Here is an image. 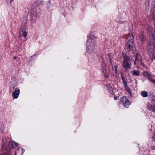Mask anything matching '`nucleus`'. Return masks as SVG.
Segmentation results:
<instances>
[{"mask_svg":"<svg viewBox=\"0 0 155 155\" xmlns=\"http://www.w3.org/2000/svg\"><path fill=\"white\" fill-rule=\"evenodd\" d=\"M96 41L93 39L91 38H89L87 41V51L89 54L93 53L95 50V46L94 44Z\"/></svg>","mask_w":155,"mask_h":155,"instance_id":"obj_1","label":"nucleus"},{"mask_svg":"<svg viewBox=\"0 0 155 155\" xmlns=\"http://www.w3.org/2000/svg\"><path fill=\"white\" fill-rule=\"evenodd\" d=\"M123 56L124 57L123 62V68L125 70L127 71L131 68V59L130 57L127 56L125 54H123Z\"/></svg>","mask_w":155,"mask_h":155,"instance_id":"obj_2","label":"nucleus"},{"mask_svg":"<svg viewBox=\"0 0 155 155\" xmlns=\"http://www.w3.org/2000/svg\"><path fill=\"white\" fill-rule=\"evenodd\" d=\"M147 50L152 60L155 58V45L153 43L152 45L150 43L148 45Z\"/></svg>","mask_w":155,"mask_h":155,"instance_id":"obj_3","label":"nucleus"},{"mask_svg":"<svg viewBox=\"0 0 155 155\" xmlns=\"http://www.w3.org/2000/svg\"><path fill=\"white\" fill-rule=\"evenodd\" d=\"M126 45L128 50L132 51L135 48L133 41H128L127 40H126Z\"/></svg>","mask_w":155,"mask_h":155,"instance_id":"obj_4","label":"nucleus"},{"mask_svg":"<svg viewBox=\"0 0 155 155\" xmlns=\"http://www.w3.org/2000/svg\"><path fill=\"white\" fill-rule=\"evenodd\" d=\"M30 16L31 18V22L32 23H34V21L38 18L37 13L35 10L32 9L31 10Z\"/></svg>","mask_w":155,"mask_h":155,"instance_id":"obj_5","label":"nucleus"},{"mask_svg":"<svg viewBox=\"0 0 155 155\" xmlns=\"http://www.w3.org/2000/svg\"><path fill=\"white\" fill-rule=\"evenodd\" d=\"M108 57L109 58V59L110 61V65H111V66L112 67V70L114 71H115V72L116 73V75L117 74V66L116 65L115 66L114 69L113 68V64L112 63V58H113L112 56L110 54H108Z\"/></svg>","mask_w":155,"mask_h":155,"instance_id":"obj_6","label":"nucleus"},{"mask_svg":"<svg viewBox=\"0 0 155 155\" xmlns=\"http://www.w3.org/2000/svg\"><path fill=\"white\" fill-rule=\"evenodd\" d=\"M121 101L124 107L127 108H128L129 106L131 104L128 99L126 98L125 97H123L121 98Z\"/></svg>","mask_w":155,"mask_h":155,"instance_id":"obj_7","label":"nucleus"},{"mask_svg":"<svg viewBox=\"0 0 155 155\" xmlns=\"http://www.w3.org/2000/svg\"><path fill=\"white\" fill-rule=\"evenodd\" d=\"M135 56L136 58L134 64H135L136 63H137L142 64L143 63L141 61V57L140 55L138 53H137Z\"/></svg>","mask_w":155,"mask_h":155,"instance_id":"obj_8","label":"nucleus"},{"mask_svg":"<svg viewBox=\"0 0 155 155\" xmlns=\"http://www.w3.org/2000/svg\"><path fill=\"white\" fill-rule=\"evenodd\" d=\"M20 93L19 89L17 88L15 89L14 91L12 93V96L14 99H16L18 97Z\"/></svg>","mask_w":155,"mask_h":155,"instance_id":"obj_9","label":"nucleus"},{"mask_svg":"<svg viewBox=\"0 0 155 155\" xmlns=\"http://www.w3.org/2000/svg\"><path fill=\"white\" fill-rule=\"evenodd\" d=\"M133 30V28H130V34L129 33L127 36L126 40L128 41H133V40L134 38V37L133 35V34L131 32V31Z\"/></svg>","mask_w":155,"mask_h":155,"instance_id":"obj_10","label":"nucleus"},{"mask_svg":"<svg viewBox=\"0 0 155 155\" xmlns=\"http://www.w3.org/2000/svg\"><path fill=\"white\" fill-rule=\"evenodd\" d=\"M143 75L144 76H148L149 80L153 83L155 84V80L151 79L149 76V73L147 71H145L143 72Z\"/></svg>","mask_w":155,"mask_h":155,"instance_id":"obj_11","label":"nucleus"},{"mask_svg":"<svg viewBox=\"0 0 155 155\" xmlns=\"http://www.w3.org/2000/svg\"><path fill=\"white\" fill-rule=\"evenodd\" d=\"M27 33L24 30H21L20 32L19 38H21L22 36L24 37L25 38L27 36Z\"/></svg>","mask_w":155,"mask_h":155,"instance_id":"obj_12","label":"nucleus"},{"mask_svg":"<svg viewBox=\"0 0 155 155\" xmlns=\"http://www.w3.org/2000/svg\"><path fill=\"white\" fill-rule=\"evenodd\" d=\"M101 67L102 68V71L103 73L107 72V69L106 68V65L105 63L103 62L101 64Z\"/></svg>","mask_w":155,"mask_h":155,"instance_id":"obj_13","label":"nucleus"},{"mask_svg":"<svg viewBox=\"0 0 155 155\" xmlns=\"http://www.w3.org/2000/svg\"><path fill=\"white\" fill-rule=\"evenodd\" d=\"M150 0H146L145 2V8L146 11H148L149 8V3Z\"/></svg>","mask_w":155,"mask_h":155,"instance_id":"obj_14","label":"nucleus"},{"mask_svg":"<svg viewBox=\"0 0 155 155\" xmlns=\"http://www.w3.org/2000/svg\"><path fill=\"white\" fill-rule=\"evenodd\" d=\"M41 4L40 2L39 1H37L34 2L32 5L34 8H36L38 7Z\"/></svg>","mask_w":155,"mask_h":155,"instance_id":"obj_15","label":"nucleus"},{"mask_svg":"<svg viewBox=\"0 0 155 155\" xmlns=\"http://www.w3.org/2000/svg\"><path fill=\"white\" fill-rule=\"evenodd\" d=\"M148 108L149 110L155 112V106L150 104L148 105Z\"/></svg>","mask_w":155,"mask_h":155,"instance_id":"obj_16","label":"nucleus"},{"mask_svg":"<svg viewBox=\"0 0 155 155\" xmlns=\"http://www.w3.org/2000/svg\"><path fill=\"white\" fill-rule=\"evenodd\" d=\"M141 94L142 96L143 97H147L148 95L147 93V92L145 91H142L141 93Z\"/></svg>","mask_w":155,"mask_h":155,"instance_id":"obj_17","label":"nucleus"},{"mask_svg":"<svg viewBox=\"0 0 155 155\" xmlns=\"http://www.w3.org/2000/svg\"><path fill=\"white\" fill-rule=\"evenodd\" d=\"M133 75L137 76H138L139 75V72L138 71L134 70L133 71Z\"/></svg>","mask_w":155,"mask_h":155,"instance_id":"obj_18","label":"nucleus"},{"mask_svg":"<svg viewBox=\"0 0 155 155\" xmlns=\"http://www.w3.org/2000/svg\"><path fill=\"white\" fill-rule=\"evenodd\" d=\"M152 9L155 10V0H152Z\"/></svg>","mask_w":155,"mask_h":155,"instance_id":"obj_19","label":"nucleus"},{"mask_svg":"<svg viewBox=\"0 0 155 155\" xmlns=\"http://www.w3.org/2000/svg\"><path fill=\"white\" fill-rule=\"evenodd\" d=\"M51 5V2L49 1L47 3V10L48 11H49V8L50 7Z\"/></svg>","mask_w":155,"mask_h":155,"instance_id":"obj_20","label":"nucleus"},{"mask_svg":"<svg viewBox=\"0 0 155 155\" xmlns=\"http://www.w3.org/2000/svg\"><path fill=\"white\" fill-rule=\"evenodd\" d=\"M3 144L2 145V150H5V140H3Z\"/></svg>","mask_w":155,"mask_h":155,"instance_id":"obj_21","label":"nucleus"},{"mask_svg":"<svg viewBox=\"0 0 155 155\" xmlns=\"http://www.w3.org/2000/svg\"><path fill=\"white\" fill-rule=\"evenodd\" d=\"M124 84V86L125 87V88L126 90H127V89H128L129 88V87H128V86L127 85V83H125V84Z\"/></svg>","mask_w":155,"mask_h":155,"instance_id":"obj_22","label":"nucleus"},{"mask_svg":"<svg viewBox=\"0 0 155 155\" xmlns=\"http://www.w3.org/2000/svg\"><path fill=\"white\" fill-rule=\"evenodd\" d=\"M122 80L123 81V82L124 84H125V83H127L126 81L125 80V78H124V76H122Z\"/></svg>","mask_w":155,"mask_h":155,"instance_id":"obj_23","label":"nucleus"},{"mask_svg":"<svg viewBox=\"0 0 155 155\" xmlns=\"http://www.w3.org/2000/svg\"><path fill=\"white\" fill-rule=\"evenodd\" d=\"M12 145H14L15 147H17L18 145V143L15 142H12Z\"/></svg>","mask_w":155,"mask_h":155,"instance_id":"obj_24","label":"nucleus"},{"mask_svg":"<svg viewBox=\"0 0 155 155\" xmlns=\"http://www.w3.org/2000/svg\"><path fill=\"white\" fill-rule=\"evenodd\" d=\"M140 41H143L144 40V36L143 35H142L141 36H140Z\"/></svg>","mask_w":155,"mask_h":155,"instance_id":"obj_25","label":"nucleus"},{"mask_svg":"<svg viewBox=\"0 0 155 155\" xmlns=\"http://www.w3.org/2000/svg\"><path fill=\"white\" fill-rule=\"evenodd\" d=\"M26 28V27L25 25H21V30H25V29Z\"/></svg>","mask_w":155,"mask_h":155,"instance_id":"obj_26","label":"nucleus"},{"mask_svg":"<svg viewBox=\"0 0 155 155\" xmlns=\"http://www.w3.org/2000/svg\"><path fill=\"white\" fill-rule=\"evenodd\" d=\"M104 74V76L106 78H107L108 77V75L107 74V72L106 73H103Z\"/></svg>","mask_w":155,"mask_h":155,"instance_id":"obj_27","label":"nucleus"},{"mask_svg":"<svg viewBox=\"0 0 155 155\" xmlns=\"http://www.w3.org/2000/svg\"><path fill=\"white\" fill-rule=\"evenodd\" d=\"M126 91L130 95V96H131V92L129 88L128 89H127Z\"/></svg>","mask_w":155,"mask_h":155,"instance_id":"obj_28","label":"nucleus"},{"mask_svg":"<svg viewBox=\"0 0 155 155\" xmlns=\"http://www.w3.org/2000/svg\"><path fill=\"white\" fill-rule=\"evenodd\" d=\"M151 101V102H154L155 101V96H153L152 97Z\"/></svg>","mask_w":155,"mask_h":155,"instance_id":"obj_29","label":"nucleus"},{"mask_svg":"<svg viewBox=\"0 0 155 155\" xmlns=\"http://www.w3.org/2000/svg\"><path fill=\"white\" fill-rule=\"evenodd\" d=\"M16 85V84H15V86H13V87H12V88H11L10 90H12L14 88L15 86Z\"/></svg>","mask_w":155,"mask_h":155,"instance_id":"obj_30","label":"nucleus"},{"mask_svg":"<svg viewBox=\"0 0 155 155\" xmlns=\"http://www.w3.org/2000/svg\"><path fill=\"white\" fill-rule=\"evenodd\" d=\"M152 39H153V40H154L155 38H154V35L153 34H152Z\"/></svg>","mask_w":155,"mask_h":155,"instance_id":"obj_31","label":"nucleus"},{"mask_svg":"<svg viewBox=\"0 0 155 155\" xmlns=\"http://www.w3.org/2000/svg\"><path fill=\"white\" fill-rule=\"evenodd\" d=\"M153 138L155 140V133H154V135L153 136Z\"/></svg>","mask_w":155,"mask_h":155,"instance_id":"obj_32","label":"nucleus"},{"mask_svg":"<svg viewBox=\"0 0 155 155\" xmlns=\"http://www.w3.org/2000/svg\"><path fill=\"white\" fill-rule=\"evenodd\" d=\"M25 151V150L24 149L22 150V153H23Z\"/></svg>","mask_w":155,"mask_h":155,"instance_id":"obj_33","label":"nucleus"},{"mask_svg":"<svg viewBox=\"0 0 155 155\" xmlns=\"http://www.w3.org/2000/svg\"><path fill=\"white\" fill-rule=\"evenodd\" d=\"M114 99L115 100H116L117 99V97L116 96H115L114 97Z\"/></svg>","mask_w":155,"mask_h":155,"instance_id":"obj_34","label":"nucleus"},{"mask_svg":"<svg viewBox=\"0 0 155 155\" xmlns=\"http://www.w3.org/2000/svg\"><path fill=\"white\" fill-rule=\"evenodd\" d=\"M109 85H110V84H107L106 85L108 87H109Z\"/></svg>","mask_w":155,"mask_h":155,"instance_id":"obj_35","label":"nucleus"},{"mask_svg":"<svg viewBox=\"0 0 155 155\" xmlns=\"http://www.w3.org/2000/svg\"><path fill=\"white\" fill-rule=\"evenodd\" d=\"M16 57H14V59H16Z\"/></svg>","mask_w":155,"mask_h":155,"instance_id":"obj_36","label":"nucleus"},{"mask_svg":"<svg viewBox=\"0 0 155 155\" xmlns=\"http://www.w3.org/2000/svg\"><path fill=\"white\" fill-rule=\"evenodd\" d=\"M12 0H10V3H11V2H12Z\"/></svg>","mask_w":155,"mask_h":155,"instance_id":"obj_37","label":"nucleus"},{"mask_svg":"<svg viewBox=\"0 0 155 155\" xmlns=\"http://www.w3.org/2000/svg\"><path fill=\"white\" fill-rule=\"evenodd\" d=\"M16 155V153H15V155Z\"/></svg>","mask_w":155,"mask_h":155,"instance_id":"obj_38","label":"nucleus"}]
</instances>
